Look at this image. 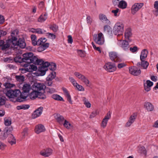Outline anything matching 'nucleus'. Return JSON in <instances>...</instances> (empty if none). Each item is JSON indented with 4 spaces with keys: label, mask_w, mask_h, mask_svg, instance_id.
Returning a JSON list of instances; mask_svg holds the SVG:
<instances>
[{
    "label": "nucleus",
    "mask_w": 158,
    "mask_h": 158,
    "mask_svg": "<svg viewBox=\"0 0 158 158\" xmlns=\"http://www.w3.org/2000/svg\"><path fill=\"white\" fill-rule=\"evenodd\" d=\"M31 89V85L29 84L25 83L24 84L23 87L22 93H21L19 89L13 90L10 89L6 93V95L10 98H17L16 101L18 102H21L26 100Z\"/></svg>",
    "instance_id": "f257e3e1"
},
{
    "label": "nucleus",
    "mask_w": 158,
    "mask_h": 158,
    "mask_svg": "<svg viewBox=\"0 0 158 158\" xmlns=\"http://www.w3.org/2000/svg\"><path fill=\"white\" fill-rule=\"evenodd\" d=\"M35 64L40 65L39 67L38 71L39 74L41 76L44 75L46 72L48 70V62H44L42 59H39L36 56L35 60L33 63Z\"/></svg>",
    "instance_id": "f03ea898"
},
{
    "label": "nucleus",
    "mask_w": 158,
    "mask_h": 158,
    "mask_svg": "<svg viewBox=\"0 0 158 158\" xmlns=\"http://www.w3.org/2000/svg\"><path fill=\"white\" fill-rule=\"evenodd\" d=\"M124 25L121 23H117L114 27L113 33L118 35H122L124 31Z\"/></svg>",
    "instance_id": "7ed1b4c3"
},
{
    "label": "nucleus",
    "mask_w": 158,
    "mask_h": 158,
    "mask_svg": "<svg viewBox=\"0 0 158 158\" xmlns=\"http://www.w3.org/2000/svg\"><path fill=\"white\" fill-rule=\"evenodd\" d=\"M93 39L96 44L100 45L103 44L104 42V36L102 32L94 34L93 36Z\"/></svg>",
    "instance_id": "20e7f679"
},
{
    "label": "nucleus",
    "mask_w": 158,
    "mask_h": 158,
    "mask_svg": "<svg viewBox=\"0 0 158 158\" xmlns=\"http://www.w3.org/2000/svg\"><path fill=\"white\" fill-rule=\"evenodd\" d=\"M23 57H24L25 62L33 63L35 60L36 56L32 52H27L23 54Z\"/></svg>",
    "instance_id": "39448f33"
},
{
    "label": "nucleus",
    "mask_w": 158,
    "mask_h": 158,
    "mask_svg": "<svg viewBox=\"0 0 158 158\" xmlns=\"http://www.w3.org/2000/svg\"><path fill=\"white\" fill-rule=\"evenodd\" d=\"M131 42H129L127 40L125 39L123 40H118V44L123 50L127 51L130 48L129 43Z\"/></svg>",
    "instance_id": "423d86ee"
},
{
    "label": "nucleus",
    "mask_w": 158,
    "mask_h": 158,
    "mask_svg": "<svg viewBox=\"0 0 158 158\" xmlns=\"http://www.w3.org/2000/svg\"><path fill=\"white\" fill-rule=\"evenodd\" d=\"M26 44L23 39L19 38L18 41H15L14 44H13V48H17V46H19L21 48H24L26 46Z\"/></svg>",
    "instance_id": "0eeeda50"
},
{
    "label": "nucleus",
    "mask_w": 158,
    "mask_h": 158,
    "mask_svg": "<svg viewBox=\"0 0 158 158\" xmlns=\"http://www.w3.org/2000/svg\"><path fill=\"white\" fill-rule=\"evenodd\" d=\"M110 59L115 62H120L121 61V59L117 53L114 52H111L109 53Z\"/></svg>",
    "instance_id": "6e6552de"
},
{
    "label": "nucleus",
    "mask_w": 158,
    "mask_h": 158,
    "mask_svg": "<svg viewBox=\"0 0 158 158\" xmlns=\"http://www.w3.org/2000/svg\"><path fill=\"white\" fill-rule=\"evenodd\" d=\"M103 67L106 70L110 72H113L116 69V67L115 64L111 62H108Z\"/></svg>",
    "instance_id": "1a4fd4ad"
},
{
    "label": "nucleus",
    "mask_w": 158,
    "mask_h": 158,
    "mask_svg": "<svg viewBox=\"0 0 158 158\" xmlns=\"http://www.w3.org/2000/svg\"><path fill=\"white\" fill-rule=\"evenodd\" d=\"M53 152V150L52 148H47L41 151L40 154L45 157H48L52 154Z\"/></svg>",
    "instance_id": "9d476101"
},
{
    "label": "nucleus",
    "mask_w": 158,
    "mask_h": 158,
    "mask_svg": "<svg viewBox=\"0 0 158 158\" xmlns=\"http://www.w3.org/2000/svg\"><path fill=\"white\" fill-rule=\"evenodd\" d=\"M132 35V30L131 28L128 27L125 30L124 32L125 40H127L129 42H131Z\"/></svg>",
    "instance_id": "9b49d317"
},
{
    "label": "nucleus",
    "mask_w": 158,
    "mask_h": 158,
    "mask_svg": "<svg viewBox=\"0 0 158 158\" xmlns=\"http://www.w3.org/2000/svg\"><path fill=\"white\" fill-rule=\"evenodd\" d=\"M129 71L131 74L135 76L139 75L141 73L140 69L135 66L129 68Z\"/></svg>",
    "instance_id": "f8f14e48"
},
{
    "label": "nucleus",
    "mask_w": 158,
    "mask_h": 158,
    "mask_svg": "<svg viewBox=\"0 0 158 158\" xmlns=\"http://www.w3.org/2000/svg\"><path fill=\"white\" fill-rule=\"evenodd\" d=\"M14 42L11 40L8 39L6 41V44H2L1 49L2 50H5L6 49L9 48L10 46L11 48H13V44H14Z\"/></svg>",
    "instance_id": "ddd939ff"
},
{
    "label": "nucleus",
    "mask_w": 158,
    "mask_h": 158,
    "mask_svg": "<svg viewBox=\"0 0 158 158\" xmlns=\"http://www.w3.org/2000/svg\"><path fill=\"white\" fill-rule=\"evenodd\" d=\"M43 109L42 107L40 106L34 111L32 114V118H35L40 116L43 111Z\"/></svg>",
    "instance_id": "4468645a"
},
{
    "label": "nucleus",
    "mask_w": 158,
    "mask_h": 158,
    "mask_svg": "<svg viewBox=\"0 0 158 158\" xmlns=\"http://www.w3.org/2000/svg\"><path fill=\"white\" fill-rule=\"evenodd\" d=\"M143 3H135L133 5L131 8V13L134 15L136 12L140 9L143 6Z\"/></svg>",
    "instance_id": "2eb2a0df"
},
{
    "label": "nucleus",
    "mask_w": 158,
    "mask_h": 158,
    "mask_svg": "<svg viewBox=\"0 0 158 158\" xmlns=\"http://www.w3.org/2000/svg\"><path fill=\"white\" fill-rule=\"evenodd\" d=\"M33 86V88L35 90L37 91L41 90H44L46 88V86L43 83H35Z\"/></svg>",
    "instance_id": "dca6fc26"
},
{
    "label": "nucleus",
    "mask_w": 158,
    "mask_h": 158,
    "mask_svg": "<svg viewBox=\"0 0 158 158\" xmlns=\"http://www.w3.org/2000/svg\"><path fill=\"white\" fill-rule=\"evenodd\" d=\"M45 130V129L44 127L41 124L36 125L35 129V132L37 134L44 132Z\"/></svg>",
    "instance_id": "f3484780"
},
{
    "label": "nucleus",
    "mask_w": 158,
    "mask_h": 158,
    "mask_svg": "<svg viewBox=\"0 0 158 158\" xmlns=\"http://www.w3.org/2000/svg\"><path fill=\"white\" fill-rule=\"evenodd\" d=\"M136 118V115L134 113L129 118L128 122L126 124V127H129L134 122Z\"/></svg>",
    "instance_id": "a211bd4d"
},
{
    "label": "nucleus",
    "mask_w": 158,
    "mask_h": 158,
    "mask_svg": "<svg viewBox=\"0 0 158 158\" xmlns=\"http://www.w3.org/2000/svg\"><path fill=\"white\" fill-rule=\"evenodd\" d=\"M144 107L148 111H151L153 110L154 106L150 102H145L144 104Z\"/></svg>",
    "instance_id": "6ab92c4d"
},
{
    "label": "nucleus",
    "mask_w": 158,
    "mask_h": 158,
    "mask_svg": "<svg viewBox=\"0 0 158 158\" xmlns=\"http://www.w3.org/2000/svg\"><path fill=\"white\" fill-rule=\"evenodd\" d=\"M99 20L102 22H105L107 24H109L110 23V21L107 19L106 16L103 14H100L98 15Z\"/></svg>",
    "instance_id": "aec40b11"
},
{
    "label": "nucleus",
    "mask_w": 158,
    "mask_h": 158,
    "mask_svg": "<svg viewBox=\"0 0 158 158\" xmlns=\"http://www.w3.org/2000/svg\"><path fill=\"white\" fill-rule=\"evenodd\" d=\"M55 118L57 123L61 125H63L65 120L64 117L60 114H57L55 116Z\"/></svg>",
    "instance_id": "412c9836"
},
{
    "label": "nucleus",
    "mask_w": 158,
    "mask_h": 158,
    "mask_svg": "<svg viewBox=\"0 0 158 158\" xmlns=\"http://www.w3.org/2000/svg\"><path fill=\"white\" fill-rule=\"evenodd\" d=\"M62 89L64 93L65 96H66L67 98V100L68 101L70 104H73V102L71 100V96L70 95L69 92L67 89L65 88H62Z\"/></svg>",
    "instance_id": "4be33fe9"
},
{
    "label": "nucleus",
    "mask_w": 158,
    "mask_h": 158,
    "mask_svg": "<svg viewBox=\"0 0 158 158\" xmlns=\"http://www.w3.org/2000/svg\"><path fill=\"white\" fill-rule=\"evenodd\" d=\"M141 61V62H139L137 64V66H139L141 65L143 69H147L149 64L148 62L145 60Z\"/></svg>",
    "instance_id": "5701e85b"
},
{
    "label": "nucleus",
    "mask_w": 158,
    "mask_h": 158,
    "mask_svg": "<svg viewBox=\"0 0 158 158\" xmlns=\"http://www.w3.org/2000/svg\"><path fill=\"white\" fill-rule=\"evenodd\" d=\"M148 52L146 49L143 50L141 52L140 56V60H145L146 58H147Z\"/></svg>",
    "instance_id": "b1692460"
},
{
    "label": "nucleus",
    "mask_w": 158,
    "mask_h": 158,
    "mask_svg": "<svg viewBox=\"0 0 158 158\" xmlns=\"http://www.w3.org/2000/svg\"><path fill=\"white\" fill-rule=\"evenodd\" d=\"M8 142L11 145L15 144L16 143V139L15 137L12 134L10 135L8 138Z\"/></svg>",
    "instance_id": "393cba45"
},
{
    "label": "nucleus",
    "mask_w": 158,
    "mask_h": 158,
    "mask_svg": "<svg viewBox=\"0 0 158 158\" xmlns=\"http://www.w3.org/2000/svg\"><path fill=\"white\" fill-rule=\"evenodd\" d=\"M13 130V128L11 127H7L5 128L3 136L5 137H7L8 135H10L11 131Z\"/></svg>",
    "instance_id": "a878e982"
},
{
    "label": "nucleus",
    "mask_w": 158,
    "mask_h": 158,
    "mask_svg": "<svg viewBox=\"0 0 158 158\" xmlns=\"http://www.w3.org/2000/svg\"><path fill=\"white\" fill-rule=\"evenodd\" d=\"M48 14L45 13L44 15L42 14L40 16L38 19V21L40 23H42L45 21L47 19Z\"/></svg>",
    "instance_id": "bb28decb"
},
{
    "label": "nucleus",
    "mask_w": 158,
    "mask_h": 158,
    "mask_svg": "<svg viewBox=\"0 0 158 158\" xmlns=\"http://www.w3.org/2000/svg\"><path fill=\"white\" fill-rule=\"evenodd\" d=\"M18 31L17 30L13 31L11 34V38L9 39L11 40V41L12 40L14 42L15 41H17V38L16 37V36L18 35Z\"/></svg>",
    "instance_id": "cd10ccee"
},
{
    "label": "nucleus",
    "mask_w": 158,
    "mask_h": 158,
    "mask_svg": "<svg viewBox=\"0 0 158 158\" xmlns=\"http://www.w3.org/2000/svg\"><path fill=\"white\" fill-rule=\"evenodd\" d=\"M39 94V92L36 90L32 91L29 94V97L31 99H34L37 97H38V95Z\"/></svg>",
    "instance_id": "c85d7f7f"
},
{
    "label": "nucleus",
    "mask_w": 158,
    "mask_h": 158,
    "mask_svg": "<svg viewBox=\"0 0 158 158\" xmlns=\"http://www.w3.org/2000/svg\"><path fill=\"white\" fill-rule=\"evenodd\" d=\"M62 125H63L65 127L68 129L73 127V126L72 124L66 120H64V122Z\"/></svg>",
    "instance_id": "c756f323"
},
{
    "label": "nucleus",
    "mask_w": 158,
    "mask_h": 158,
    "mask_svg": "<svg viewBox=\"0 0 158 158\" xmlns=\"http://www.w3.org/2000/svg\"><path fill=\"white\" fill-rule=\"evenodd\" d=\"M37 69V67L33 64H30L29 68L25 69V70L27 72H31L33 71H36Z\"/></svg>",
    "instance_id": "7c9ffc66"
},
{
    "label": "nucleus",
    "mask_w": 158,
    "mask_h": 158,
    "mask_svg": "<svg viewBox=\"0 0 158 158\" xmlns=\"http://www.w3.org/2000/svg\"><path fill=\"white\" fill-rule=\"evenodd\" d=\"M14 60L16 62L21 63L23 62H25L24 57H22L20 56H17L15 57L14 59Z\"/></svg>",
    "instance_id": "2f4dec72"
},
{
    "label": "nucleus",
    "mask_w": 158,
    "mask_h": 158,
    "mask_svg": "<svg viewBox=\"0 0 158 158\" xmlns=\"http://www.w3.org/2000/svg\"><path fill=\"white\" fill-rule=\"evenodd\" d=\"M52 98L56 100L64 101L63 98L59 95L57 94H53L52 95Z\"/></svg>",
    "instance_id": "473e14b6"
},
{
    "label": "nucleus",
    "mask_w": 158,
    "mask_h": 158,
    "mask_svg": "<svg viewBox=\"0 0 158 158\" xmlns=\"http://www.w3.org/2000/svg\"><path fill=\"white\" fill-rule=\"evenodd\" d=\"M118 6L121 8L124 9L127 6V3L124 1L121 0L120 2H119Z\"/></svg>",
    "instance_id": "72a5a7b5"
},
{
    "label": "nucleus",
    "mask_w": 158,
    "mask_h": 158,
    "mask_svg": "<svg viewBox=\"0 0 158 158\" xmlns=\"http://www.w3.org/2000/svg\"><path fill=\"white\" fill-rule=\"evenodd\" d=\"M82 98L84 102V104L85 105V106L88 108H90L91 107L90 102L88 101V100L85 97H83Z\"/></svg>",
    "instance_id": "f704fd0d"
},
{
    "label": "nucleus",
    "mask_w": 158,
    "mask_h": 158,
    "mask_svg": "<svg viewBox=\"0 0 158 158\" xmlns=\"http://www.w3.org/2000/svg\"><path fill=\"white\" fill-rule=\"evenodd\" d=\"M56 76V72L54 71H52L50 74H49V75L46 78V79H48V80H51L52 81V80Z\"/></svg>",
    "instance_id": "c9c22d12"
},
{
    "label": "nucleus",
    "mask_w": 158,
    "mask_h": 158,
    "mask_svg": "<svg viewBox=\"0 0 158 158\" xmlns=\"http://www.w3.org/2000/svg\"><path fill=\"white\" fill-rule=\"evenodd\" d=\"M87 86H89L90 82L88 78L85 76H84L81 80Z\"/></svg>",
    "instance_id": "e433bc0d"
},
{
    "label": "nucleus",
    "mask_w": 158,
    "mask_h": 158,
    "mask_svg": "<svg viewBox=\"0 0 158 158\" xmlns=\"http://www.w3.org/2000/svg\"><path fill=\"white\" fill-rule=\"evenodd\" d=\"M46 41L45 38H40L37 41V44L38 46H41Z\"/></svg>",
    "instance_id": "4c0bfd02"
},
{
    "label": "nucleus",
    "mask_w": 158,
    "mask_h": 158,
    "mask_svg": "<svg viewBox=\"0 0 158 158\" xmlns=\"http://www.w3.org/2000/svg\"><path fill=\"white\" fill-rule=\"evenodd\" d=\"M48 67L49 68V69L52 71L55 70L56 69V65L54 63H51L48 62Z\"/></svg>",
    "instance_id": "58836bf2"
},
{
    "label": "nucleus",
    "mask_w": 158,
    "mask_h": 158,
    "mask_svg": "<svg viewBox=\"0 0 158 158\" xmlns=\"http://www.w3.org/2000/svg\"><path fill=\"white\" fill-rule=\"evenodd\" d=\"M28 128L27 127H26L23 129V131L21 133L22 138L23 139H24L26 136H27L28 135Z\"/></svg>",
    "instance_id": "ea45409f"
},
{
    "label": "nucleus",
    "mask_w": 158,
    "mask_h": 158,
    "mask_svg": "<svg viewBox=\"0 0 158 158\" xmlns=\"http://www.w3.org/2000/svg\"><path fill=\"white\" fill-rule=\"evenodd\" d=\"M31 39L32 41V44L34 46H35L37 44L36 37L35 35H31Z\"/></svg>",
    "instance_id": "a19ab883"
},
{
    "label": "nucleus",
    "mask_w": 158,
    "mask_h": 158,
    "mask_svg": "<svg viewBox=\"0 0 158 158\" xmlns=\"http://www.w3.org/2000/svg\"><path fill=\"white\" fill-rule=\"evenodd\" d=\"M154 7L155 9L154 15L157 16L158 15V1L155 2Z\"/></svg>",
    "instance_id": "79ce46f5"
},
{
    "label": "nucleus",
    "mask_w": 158,
    "mask_h": 158,
    "mask_svg": "<svg viewBox=\"0 0 158 158\" xmlns=\"http://www.w3.org/2000/svg\"><path fill=\"white\" fill-rule=\"evenodd\" d=\"M15 78L16 80H17L18 81H19L20 82H23L24 80V77L23 76L16 75L15 76Z\"/></svg>",
    "instance_id": "37998d69"
},
{
    "label": "nucleus",
    "mask_w": 158,
    "mask_h": 158,
    "mask_svg": "<svg viewBox=\"0 0 158 158\" xmlns=\"http://www.w3.org/2000/svg\"><path fill=\"white\" fill-rule=\"evenodd\" d=\"M30 106L28 105H23L17 107V109H28Z\"/></svg>",
    "instance_id": "c03bdc74"
},
{
    "label": "nucleus",
    "mask_w": 158,
    "mask_h": 158,
    "mask_svg": "<svg viewBox=\"0 0 158 158\" xmlns=\"http://www.w3.org/2000/svg\"><path fill=\"white\" fill-rule=\"evenodd\" d=\"M58 28V26L55 24H53L50 27V28L54 32H56L57 31Z\"/></svg>",
    "instance_id": "a18cd8bd"
},
{
    "label": "nucleus",
    "mask_w": 158,
    "mask_h": 158,
    "mask_svg": "<svg viewBox=\"0 0 158 158\" xmlns=\"http://www.w3.org/2000/svg\"><path fill=\"white\" fill-rule=\"evenodd\" d=\"M46 35L50 39H54L56 37V35L51 33L48 32L46 33Z\"/></svg>",
    "instance_id": "49530a36"
},
{
    "label": "nucleus",
    "mask_w": 158,
    "mask_h": 158,
    "mask_svg": "<svg viewBox=\"0 0 158 158\" xmlns=\"http://www.w3.org/2000/svg\"><path fill=\"white\" fill-rule=\"evenodd\" d=\"M11 121L10 118H6L4 119V124L6 126H9L11 125Z\"/></svg>",
    "instance_id": "de8ad7c7"
},
{
    "label": "nucleus",
    "mask_w": 158,
    "mask_h": 158,
    "mask_svg": "<svg viewBox=\"0 0 158 158\" xmlns=\"http://www.w3.org/2000/svg\"><path fill=\"white\" fill-rule=\"evenodd\" d=\"M108 120L103 119L101 123V127L103 128H105L107 124Z\"/></svg>",
    "instance_id": "09e8293b"
},
{
    "label": "nucleus",
    "mask_w": 158,
    "mask_h": 158,
    "mask_svg": "<svg viewBox=\"0 0 158 158\" xmlns=\"http://www.w3.org/2000/svg\"><path fill=\"white\" fill-rule=\"evenodd\" d=\"M74 75L78 79L81 80V79L84 76V75L81 74L79 72H75L74 73Z\"/></svg>",
    "instance_id": "8fccbe9b"
},
{
    "label": "nucleus",
    "mask_w": 158,
    "mask_h": 158,
    "mask_svg": "<svg viewBox=\"0 0 158 158\" xmlns=\"http://www.w3.org/2000/svg\"><path fill=\"white\" fill-rule=\"evenodd\" d=\"M104 31H106L109 33L111 31V28L109 25H106L104 27Z\"/></svg>",
    "instance_id": "3c124183"
},
{
    "label": "nucleus",
    "mask_w": 158,
    "mask_h": 158,
    "mask_svg": "<svg viewBox=\"0 0 158 158\" xmlns=\"http://www.w3.org/2000/svg\"><path fill=\"white\" fill-rule=\"evenodd\" d=\"M129 49L130 51L132 53H135L138 51V48L136 46H134L133 47H130Z\"/></svg>",
    "instance_id": "603ef678"
},
{
    "label": "nucleus",
    "mask_w": 158,
    "mask_h": 158,
    "mask_svg": "<svg viewBox=\"0 0 158 158\" xmlns=\"http://www.w3.org/2000/svg\"><path fill=\"white\" fill-rule=\"evenodd\" d=\"M38 98L40 99H44L46 98V96L44 94L39 92V94L38 95Z\"/></svg>",
    "instance_id": "864d4df0"
},
{
    "label": "nucleus",
    "mask_w": 158,
    "mask_h": 158,
    "mask_svg": "<svg viewBox=\"0 0 158 158\" xmlns=\"http://www.w3.org/2000/svg\"><path fill=\"white\" fill-rule=\"evenodd\" d=\"M119 9L118 8L116 9L115 10H113L111 11V12L114 14V15L115 17L118 16L119 15L118 14Z\"/></svg>",
    "instance_id": "5fc2aeb1"
},
{
    "label": "nucleus",
    "mask_w": 158,
    "mask_h": 158,
    "mask_svg": "<svg viewBox=\"0 0 158 158\" xmlns=\"http://www.w3.org/2000/svg\"><path fill=\"white\" fill-rule=\"evenodd\" d=\"M98 114L97 111L96 110L93 111L89 116V118H92L95 117Z\"/></svg>",
    "instance_id": "6e6d98bb"
},
{
    "label": "nucleus",
    "mask_w": 158,
    "mask_h": 158,
    "mask_svg": "<svg viewBox=\"0 0 158 158\" xmlns=\"http://www.w3.org/2000/svg\"><path fill=\"white\" fill-rule=\"evenodd\" d=\"M46 32V31L45 30L43 31L42 29L40 28H37L36 29V33L38 34H43Z\"/></svg>",
    "instance_id": "4d7b16f0"
},
{
    "label": "nucleus",
    "mask_w": 158,
    "mask_h": 158,
    "mask_svg": "<svg viewBox=\"0 0 158 158\" xmlns=\"http://www.w3.org/2000/svg\"><path fill=\"white\" fill-rule=\"evenodd\" d=\"M75 87L79 91H84L85 90V89L83 86L81 85H79L78 84V85H77Z\"/></svg>",
    "instance_id": "13d9d810"
},
{
    "label": "nucleus",
    "mask_w": 158,
    "mask_h": 158,
    "mask_svg": "<svg viewBox=\"0 0 158 158\" xmlns=\"http://www.w3.org/2000/svg\"><path fill=\"white\" fill-rule=\"evenodd\" d=\"M87 22L88 24H91L92 21V19L89 16H88L86 18Z\"/></svg>",
    "instance_id": "bf43d9fd"
},
{
    "label": "nucleus",
    "mask_w": 158,
    "mask_h": 158,
    "mask_svg": "<svg viewBox=\"0 0 158 158\" xmlns=\"http://www.w3.org/2000/svg\"><path fill=\"white\" fill-rule=\"evenodd\" d=\"M111 113L110 111H109L107 114L105 116L104 119L108 120L111 117Z\"/></svg>",
    "instance_id": "052dcab7"
},
{
    "label": "nucleus",
    "mask_w": 158,
    "mask_h": 158,
    "mask_svg": "<svg viewBox=\"0 0 158 158\" xmlns=\"http://www.w3.org/2000/svg\"><path fill=\"white\" fill-rule=\"evenodd\" d=\"M6 147V145L0 141V149L3 150Z\"/></svg>",
    "instance_id": "680f3d73"
},
{
    "label": "nucleus",
    "mask_w": 158,
    "mask_h": 158,
    "mask_svg": "<svg viewBox=\"0 0 158 158\" xmlns=\"http://www.w3.org/2000/svg\"><path fill=\"white\" fill-rule=\"evenodd\" d=\"M52 83V81L51 80H48L46 79L45 82V85L48 86H51Z\"/></svg>",
    "instance_id": "e2e57ef3"
},
{
    "label": "nucleus",
    "mask_w": 158,
    "mask_h": 158,
    "mask_svg": "<svg viewBox=\"0 0 158 158\" xmlns=\"http://www.w3.org/2000/svg\"><path fill=\"white\" fill-rule=\"evenodd\" d=\"M23 63L22 65L25 67V69H27V68H29V66H30V64L31 63H29L26 62H23Z\"/></svg>",
    "instance_id": "0e129e2a"
},
{
    "label": "nucleus",
    "mask_w": 158,
    "mask_h": 158,
    "mask_svg": "<svg viewBox=\"0 0 158 158\" xmlns=\"http://www.w3.org/2000/svg\"><path fill=\"white\" fill-rule=\"evenodd\" d=\"M5 103V100L3 97H0V106L3 105Z\"/></svg>",
    "instance_id": "69168bd1"
},
{
    "label": "nucleus",
    "mask_w": 158,
    "mask_h": 158,
    "mask_svg": "<svg viewBox=\"0 0 158 158\" xmlns=\"http://www.w3.org/2000/svg\"><path fill=\"white\" fill-rule=\"evenodd\" d=\"M78 53L79 56L81 57H84L85 56V54L84 52L81 50H78Z\"/></svg>",
    "instance_id": "338daca9"
},
{
    "label": "nucleus",
    "mask_w": 158,
    "mask_h": 158,
    "mask_svg": "<svg viewBox=\"0 0 158 158\" xmlns=\"http://www.w3.org/2000/svg\"><path fill=\"white\" fill-rule=\"evenodd\" d=\"M68 43L72 44L73 42L72 36L71 35H69L68 36Z\"/></svg>",
    "instance_id": "774afa93"
}]
</instances>
